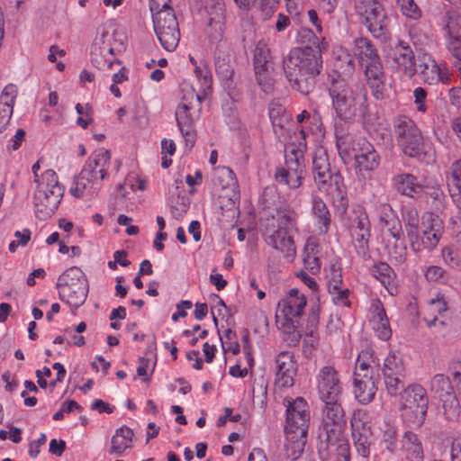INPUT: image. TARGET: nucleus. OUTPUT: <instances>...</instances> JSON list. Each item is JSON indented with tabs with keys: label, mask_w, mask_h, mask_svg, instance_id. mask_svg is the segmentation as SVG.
I'll list each match as a JSON object with an SVG mask.
<instances>
[{
	"label": "nucleus",
	"mask_w": 461,
	"mask_h": 461,
	"mask_svg": "<svg viewBox=\"0 0 461 461\" xmlns=\"http://www.w3.org/2000/svg\"><path fill=\"white\" fill-rule=\"evenodd\" d=\"M396 2L405 16L411 19H419L421 16V11L414 0H396Z\"/></svg>",
	"instance_id": "51"
},
{
	"label": "nucleus",
	"mask_w": 461,
	"mask_h": 461,
	"mask_svg": "<svg viewBox=\"0 0 461 461\" xmlns=\"http://www.w3.org/2000/svg\"><path fill=\"white\" fill-rule=\"evenodd\" d=\"M378 212L380 222L387 228L392 237L402 235L401 221L389 203H381Z\"/></svg>",
	"instance_id": "36"
},
{
	"label": "nucleus",
	"mask_w": 461,
	"mask_h": 461,
	"mask_svg": "<svg viewBox=\"0 0 461 461\" xmlns=\"http://www.w3.org/2000/svg\"><path fill=\"white\" fill-rule=\"evenodd\" d=\"M405 229L411 249L420 252L431 250L438 244L443 232L442 220L432 213L422 221L421 233L419 230V213L416 209H408L404 214Z\"/></svg>",
	"instance_id": "4"
},
{
	"label": "nucleus",
	"mask_w": 461,
	"mask_h": 461,
	"mask_svg": "<svg viewBox=\"0 0 461 461\" xmlns=\"http://www.w3.org/2000/svg\"><path fill=\"white\" fill-rule=\"evenodd\" d=\"M312 174L314 181L320 190L330 183V185L334 184L339 193L342 194V190L339 185L342 177L338 171L331 168L327 151L322 147L317 148L313 152ZM340 200L342 205H344L343 202L345 198L343 195H341Z\"/></svg>",
	"instance_id": "14"
},
{
	"label": "nucleus",
	"mask_w": 461,
	"mask_h": 461,
	"mask_svg": "<svg viewBox=\"0 0 461 461\" xmlns=\"http://www.w3.org/2000/svg\"><path fill=\"white\" fill-rule=\"evenodd\" d=\"M306 304V297L298 289L293 288L278 303L276 316L280 314L287 323H299L298 319L303 314Z\"/></svg>",
	"instance_id": "24"
},
{
	"label": "nucleus",
	"mask_w": 461,
	"mask_h": 461,
	"mask_svg": "<svg viewBox=\"0 0 461 461\" xmlns=\"http://www.w3.org/2000/svg\"><path fill=\"white\" fill-rule=\"evenodd\" d=\"M196 113L193 111V108L186 106V104H179L176 110V120L179 130L193 126L194 115Z\"/></svg>",
	"instance_id": "47"
},
{
	"label": "nucleus",
	"mask_w": 461,
	"mask_h": 461,
	"mask_svg": "<svg viewBox=\"0 0 461 461\" xmlns=\"http://www.w3.org/2000/svg\"><path fill=\"white\" fill-rule=\"evenodd\" d=\"M291 87L303 95L312 93L316 85V77L319 74L295 70V75L285 74Z\"/></svg>",
	"instance_id": "34"
},
{
	"label": "nucleus",
	"mask_w": 461,
	"mask_h": 461,
	"mask_svg": "<svg viewBox=\"0 0 461 461\" xmlns=\"http://www.w3.org/2000/svg\"><path fill=\"white\" fill-rule=\"evenodd\" d=\"M296 324L295 322L287 323L285 340L289 346H296L300 342L301 334L296 329Z\"/></svg>",
	"instance_id": "60"
},
{
	"label": "nucleus",
	"mask_w": 461,
	"mask_h": 461,
	"mask_svg": "<svg viewBox=\"0 0 461 461\" xmlns=\"http://www.w3.org/2000/svg\"><path fill=\"white\" fill-rule=\"evenodd\" d=\"M352 438L357 453L363 457L370 454L372 431L362 420L354 417L351 420Z\"/></svg>",
	"instance_id": "30"
},
{
	"label": "nucleus",
	"mask_w": 461,
	"mask_h": 461,
	"mask_svg": "<svg viewBox=\"0 0 461 461\" xmlns=\"http://www.w3.org/2000/svg\"><path fill=\"white\" fill-rule=\"evenodd\" d=\"M421 193H424L428 199H431L432 207L439 209L443 204L444 194L438 186H424Z\"/></svg>",
	"instance_id": "52"
},
{
	"label": "nucleus",
	"mask_w": 461,
	"mask_h": 461,
	"mask_svg": "<svg viewBox=\"0 0 461 461\" xmlns=\"http://www.w3.org/2000/svg\"><path fill=\"white\" fill-rule=\"evenodd\" d=\"M114 35L108 32L96 38L91 50V62L98 69L110 68L113 64L121 65L119 59H113V47L111 42Z\"/></svg>",
	"instance_id": "23"
},
{
	"label": "nucleus",
	"mask_w": 461,
	"mask_h": 461,
	"mask_svg": "<svg viewBox=\"0 0 461 461\" xmlns=\"http://www.w3.org/2000/svg\"><path fill=\"white\" fill-rule=\"evenodd\" d=\"M429 391L442 402L446 419L456 420L460 414V405L449 377L444 374L435 375L429 382Z\"/></svg>",
	"instance_id": "12"
},
{
	"label": "nucleus",
	"mask_w": 461,
	"mask_h": 461,
	"mask_svg": "<svg viewBox=\"0 0 461 461\" xmlns=\"http://www.w3.org/2000/svg\"><path fill=\"white\" fill-rule=\"evenodd\" d=\"M377 461H395L400 450L396 426L384 423L380 429Z\"/></svg>",
	"instance_id": "25"
},
{
	"label": "nucleus",
	"mask_w": 461,
	"mask_h": 461,
	"mask_svg": "<svg viewBox=\"0 0 461 461\" xmlns=\"http://www.w3.org/2000/svg\"><path fill=\"white\" fill-rule=\"evenodd\" d=\"M370 221L366 211L359 207L349 217L348 230L357 253L363 258L369 257Z\"/></svg>",
	"instance_id": "15"
},
{
	"label": "nucleus",
	"mask_w": 461,
	"mask_h": 461,
	"mask_svg": "<svg viewBox=\"0 0 461 461\" xmlns=\"http://www.w3.org/2000/svg\"><path fill=\"white\" fill-rule=\"evenodd\" d=\"M355 10L360 22L374 37H385L389 20L377 0H355Z\"/></svg>",
	"instance_id": "11"
},
{
	"label": "nucleus",
	"mask_w": 461,
	"mask_h": 461,
	"mask_svg": "<svg viewBox=\"0 0 461 461\" xmlns=\"http://www.w3.org/2000/svg\"><path fill=\"white\" fill-rule=\"evenodd\" d=\"M277 3V0H258L253 7H257L262 13L263 18L267 20L274 13Z\"/></svg>",
	"instance_id": "54"
},
{
	"label": "nucleus",
	"mask_w": 461,
	"mask_h": 461,
	"mask_svg": "<svg viewBox=\"0 0 461 461\" xmlns=\"http://www.w3.org/2000/svg\"><path fill=\"white\" fill-rule=\"evenodd\" d=\"M14 105L0 103V132H3L11 120Z\"/></svg>",
	"instance_id": "57"
},
{
	"label": "nucleus",
	"mask_w": 461,
	"mask_h": 461,
	"mask_svg": "<svg viewBox=\"0 0 461 461\" xmlns=\"http://www.w3.org/2000/svg\"><path fill=\"white\" fill-rule=\"evenodd\" d=\"M110 163V150L100 149L95 151L86 161L81 170V178H86L87 183L94 185L108 176Z\"/></svg>",
	"instance_id": "20"
},
{
	"label": "nucleus",
	"mask_w": 461,
	"mask_h": 461,
	"mask_svg": "<svg viewBox=\"0 0 461 461\" xmlns=\"http://www.w3.org/2000/svg\"><path fill=\"white\" fill-rule=\"evenodd\" d=\"M354 53L373 96L377 100L384 99L386 75L377 49L368 38L359 37L354 40Z\"/></svg>",
	"instance_id": "3"
},
{
	"label": "nucleus",
	"mask_w": 461,
	"mask_h": 461,
	"mask_svg": "<svg viewBox=\"0 0 461 461\" xmlns=\"http://www.w3.org/2000/svg\"><path fill=\"white\" fill-rule=\"evenodd\" d=\"M209 37L212 41H221L225 28V7L223 0H212L206 5Z\"/></svg>",
	"instance_id": "26"
},
{
	"label": "nucleus",
	"mask_w": 461,
	"mask_h": 461,
	"mask_svg": "<svg viewBox=\"0 0 461 461\" xmlns=\"http://www.w3.org/2000/svg\"><path fill=\"white\" fill-rule=\"evenodd\" d=\"M398 394L402 421L410 428H420L425 421L429 404L426 389L420 384H414L403 387Z\"/></svg>",
	"instance_id": "6"
},
{
	"label": "nucleus",
	"mask_w": 461,
	"mask_h": 461,
	"mask_svg": "<svg viewBox=\"0 0 461 461\" xmlns=\"http://www.w3.org/2000/svg\"><path fill=\"white\" fill-rule=\"evenodd\" d=\"M293 231L277 227L276 230L270 231L267 230L266 241L275 249L284 254L289 261H292L295 256L296 249L292 237Z\"/></svg>",
	"instance_id": "28"
},
{
	"label": "nucleus",
	"mask_w": 461,
	"mask_h": 461,
	"mask_svg": "<svg viewBox=\"0 0 461 461\" xmlns=\"http://www.w3.org/2000/svg\"><path fill=\"white\" fill-rule=\"evenodd\" d=\"M296 370L294 356L288 351L280 352L276 357V384L285 388L293 386Z\"/></svg>",
	"instance_id": "27"
},
{
	"label": "nucleus",
	"mask_w": 461,
	"mask_h": 461,
	"mask_svg": "<svg viewBox=\"0 0 461 461\" xmlns=\"http://www.w3.org/2000/svg\"><path fill=\"white\" fill-rule=\"evenodd\" d=\"M377 365H370L368 363H365L364 361L360 362L357 360L355 371H354V378H366L368 376H375V371Z\"/></svg>",
	"instance_id": "53"
},
{
	"label": "nucleus",
	"mask_w": 461,
	"mask_h": 461,
	"mask_svg": "<svg viewBox=\"0 0 461 461\" xmlns=\"http://www.w3.org/2000/svg\"><path fill=\"white\" fill-rule=\"evenodd\" d=\"M414 104L416 109L420 113H425L428 109L426 104L427 92L422 87H416L413 90Z\"/></svg>",
	"instance_id": "58"
},
{
	"label": "nucleus",
	"mask_w": 461,
	"mask_h": 461,
	"mask_svg": "<svg viewBox=\"0 0 461 461\" xmlns=\"http://www.w3.org/2000/svg\"><path fill=\"white\" fill-rule=\"evenodd\" d=\"M328 291H335L342 286L343 279L339 267L335 264L330 266L329 273L326 276Z\"/></svg>",
	"instance_id": "50"
},
{
	"label": "nucleus",
	"mask_w": 461,
	"mask_h": 461,
	"mask_svg": "<svg viewBox=\"0 0 461 461\" xmlns=\"http://www.w3.org/2000/svg\"><path fill=\"white\" fill-rule=\"evenodd\" d=\"M377 382L378 375L366 378H354L355 397L361 404H367L374 400L377 391Z\"/></svg>",
	"instance_id": "33"
},
{
	"label": "nucleus",
	"mask_w": 461,
	"mask_h": 461,
	"mask_svg": "<svg viewBox=\"0 0 461 461\" xmlns=\"http://www.w3.org/2000/svg\"><path fill=\"white\" fill-rule=\"evenodd\" d=\"M317 390L322 401L339 400L342 394V385L338 371L331 366L321 368L316 377Z\"/></svg>",
	"instance_id": "22"
},
{
	"label": "nucleus",
	"mask_w": 461,
	"mask_h": 461,
	"mask_svg": "<svg viewBox=\"0 0 461 461\" xmlns=\"http://www.w3.org/2000/svg\"><path fill=\"white\" fill-rule=\"evenodd\" d=\"M181 104H186L189 108H193L194 112H200L202 109V95L195 92V90L187 84H183L181 86Z\"/></svg>",
	"instance_id": "45"
},
{
	"label": "nucleus",
	"mask_w": 461,
	"mask_h": 461,
	"mask_svg": "<svg viewBox=\"0 0 461 461\" xmlns=\"http://www.w3.org/2000/svg\"><path fill=\"white\" fill-rule=\"evenodd\" d=\"M407 461H423L424 454L421 441L417 434L408 430L402 437L401 447Z\"/></svg>",
	"instance_id": "31"
},
{
	"label": "nucleus",
	"mask_w": 461,
	"mask_h": 461,
	"mask_svg": "<svg viewBox=\"0 0 461 461\" xmlns=\"http://www.w3.org/2000/svg\"><path fill=\"white\" fill-rule=\"evenodd\" d=\"M420 76L425 84L436 85L438 82L447 84L449 82V74L446 67L438 65L434 59L420 60L418 64Z\"/></svg>",
	"instance_id": "29"
},
{
	"label": "nucleus",
	"mask_w": 461,
	"mask_h": 461,
	"mask_svg": "<svg viewBox=\"0 0 461 461\" xmlns=\"http://www.w3.org/2000/svg\"><path fill=\"white\" fill-rule=\"evenodd\" d=\"M443 30L447 33V40L460 39L461 37V15L454 10L447 11L442 18Z\"/></svg>",
	"instance_id": "39"
},
{
	"label": "nucleus",
	"mask_w": 461,
	"mask_h": 461,
	"mask_svg": "<svg viewBox=\"0 0 461 461\" xmlns=\"http://www.w3.org/2000/svg\"><path fill=\"white\" fill-rule=\"evenodd\" d=\"M254 58L262 59H271L270 49L268 44L264 41H259L254 50Z\"/></svg>",
	"instance_id": "63"
},
{
	"label": "nucleus",
	"mask_w": 461,
	"mask_h": 461,
	"mask_svg": "<svg viewBox=\"0 0 461 461\" xmlns=\"http://www.w3.org/2000/svg\"><path fill=\"white\" fill-rule=\"evenodd\" d=\"M154 32L161 44L167 51H173L180 40L179 24L173 9L153 14Z\"/></svg>",
	"instance_id": "13"
},
{
	"label": "nucleus",
	"mask_w": 461,
	"mask_h": 461,
	"mask_svg": "<svg viewBox=\"0 0 461 461\" xmlns=\"http://www.w3.org/2000/svg\"><path fill=\"white\" fill-rule=\"evenodd\" d=\"M329 94L336 115L342 121L352 120L357 114L366 126L370 113L367 95L364 90L355 89L339 74L330 76Z\"/></svg>",
	"instance_id": "2"
},
{
	"label": "nucleus",
	"mask_w": 461,
	"mask_h": 461,
	"mask_svg": "<svg viewBox=\"0 0 461 461\" xmlns=\"http://www.w3.org/2000/svg\"><path fill=\"white\" fill-rule=\"evenodd\" d=\"M393 241L389 240L387 244V253L390 259L396 265H401L406 260L407 249L402 240V235L399 237H392Z\"/></svg>",
	"instance_id": "43"
},
{
	"label": "nucleus",
	"mask_w": 461,
	"mask_h": 461,
	"mask_svg": "<svg viewBox=\"0 0 461 461\" xmlns=\"http://www.w3.org/2000/svg\"><path fill=\"white\" fill-rule=\"evenodd\" d=\"M312 212L316 220V225L321 234L328 232L331 215L327 204L319 196H313L312 200Z\"/></svg>",
	"instance_id": "35"
},
{
	"label": "nucleus",
	"mask_w": 461,
	"mask_h": 461,
	"mask_svg": "<svg viewBox=\"0 0 461 461\" xmlns=\"http://www.w3.org/2000/svg\"><path fill=\"white\" fill-rule=\"evenodd\" d=\"M285 166L275 172V180L278 185L289 189H297L302 185L305 175L304 149L302 147L289 145L285 155Z\"/></svg>",
	"instance_id": "9"
},
{
	"label": "nucleus",
	"mask_w": 461,
	"mask_h": 461,
	"mask_svg": "<svg viewBox=\"0 0 461 461\" xmlns=\"http://www.w3.org/2000/svg\"><path fill=\"white\" fill-rule=\"evenodd\" d=\"M371 272L372 275L387 288V290H390V287L394 285L395 274L387 263H375L373 266Z\"/></svg>",
	"instance_id": "42"
},
{
	"label": "nucleus",
	"mask_w": 461,
	"mask_h": 461,
	"mask_svg": "<svg viewBox=\"0 0 461 461\" xmlns=\"http://www.w3.org/2000/svg\"><path fill=\"white\" fill-rule=\"evenodd\" d=\"M451 176L453 183L458 190L461 196V159L454 162L451 166Z\"/></svg>",
	"instance_id": "64"
},
{
	"label": "nucleus",
	"mask_w": 461,
	"mask_h": 461,
	"mask_svg": "<svg viewBox=\"0 0 461 461\" xmlns=\"http://www.w3.org/2000/svg\"><path fill=\"white\" fill-rule=\"evenodd\" d=\"M256 79L258 84L261 86L262 90L266 94H270L274 89V81L270 77L269 73L256 74Z\"/></svg>",
	"instance_id": "62"
},
{
	"label": "nucleus",
	"mask_w": 461,
	"mask_h": 461,
	"mask_svg": "<svg viewBox=\"0 0 461 461\" xmlns=\"http://www.w3.org/2000/svg\"><path fill=\"white\" fill-rule=\"evenodd\" d=\"M352 149L356 162V174L359 179L366 180L370 173L379 167L380 156L373 144L365 138H359L354 143Z\"/></svg>",
	"instance_id": "16"
},
{
	"label": "nucleus",
	"mask_w": 461,
	"mask_h": 461,
	"mask_svg": "<svg viewBox=\"0 0 461 461\" xmlns=\"http://www.w3.org/2000/svg\"><path fill=\"white\" fill-rule=\"evenodd\" d=\"M374 329L378 337L383 340H388L392 336L389 320L382 306H376L373 315Z\"/></svg>",
	"instance_id": "40"
},
{
	"label": "nucleus",
	"mask_w": 461,
	"mask_h": 461,
	"mask_svg": "<svg viewBox=\"0 0 461 461\" xmlns=\"http://www.w3.org/2000/svg\"><path fill=\"white\" fill-rule=\"evenodd\" d=\"M215 71L226 88H232L235 56L229 42L218 41L215 52Z\"/></svg>",
	"instance_id": "19"
},
{
	"label": "nucleus",
	"mask_w": 461,
	"mask_h": 461,
	"mask_svg": "<svg viewBox=\"0 0 461 461\" xmlns=\"http://www.w3.org/2000/svg\"><path fill=\"white\" fill-rule=\"evenodd\" d=\"M303 264L305 268L311 271L312 274L317 273L321 267L319 258L313 253V249H312V252H309L308 248L305 249Z\"/></svg>",
	"instance_id": "55"
},
{
	"label": "nucleus",
	"mask_w": 461,
	"mask_h": 461,
	"mask_svg": "<svg viewBox=\"0 0 461 461\" xmlns=\"http://www.w3.org/2000/svg\"><path fill=\"white\" fill-rule=\"evenodd\" d=\"M17 95V88L14 85H7L0 95V103L14 105V100Z\"/></svg>",
	"instance_id": "61"
},
{
	"label": "nucleus",
	"mask_w": 461,
	"mask_h": 461,
	"mask_svg": "<svg viewBox=\"0 0 461 461\" xmlns=\"http://www.w3.org/2000/svg\"><path fill=\"white\" fill-rule=\"evenodd\" d=\"M331 295L332 301L342 306H349L350 302L348 300L349 290L348 288L339 287L335 291H329Z\"/></svg>",
	"instance_id": "56"
},
{
	"label": "nucleus",
	"mask_w": 461,
	"mask_h": 461,
	"mask_svg": "<svg viewBox=\"0 0 461 461\" xmlns=\"http://www.w3.org/2000/svg\"><path fill=\"white\" fill-rule=\"evenodd\" d=\"M317 431V451L322 461H350L349 444L345 437L347 418L339 400L322 401Z\"/></svg>",
	"instance_id": "1"
},
{
	"label": "nucleus",
	"mask_w": 461,
	"mask_h": 461,
	"mask_svg": "<svg viewBox=\"0 0 461 461\" xmlns=\"http://www.w3.org/2000/svg\"><path fill=\"white\" fill-rule=\"evenodd\" d=\"M383 374L387 392L390 395H398L404 387L406 370L402 358L394 353L389 354L384 360Z\"/></svg>",
	"instance_id": "21"
},
{
	"label": "nucleus",
	"mask_w": 461,
	"mask_h": 461,
	"mask_svg": "<svg viewBox=\"0 0 461 461\" xmlns=\"http://www.w3.org/2000/svg\"><path fill=\"white\" fill-rule=\"evenodd\" d=\"M75 186L71 187L69 193L77 197H82L86 192L90 194L95 192V187L92 185V183H87L86 178H81V172L75 178Z\"/></svg>",
	"instance_id": "49"
},
{
	"label": "nucleus",
	"mask_w": 461,
	"mask_h": 461,
	"mask_svg": "<svg viewBox=\"0 0 461 461\" xmlns=\"http://www.w3.org/2000/svg\"><path fill=\"white\" fill-rule=\"evenodd\" d=\"M352 145V137L343 130H336V147L340 158L343 160L351 158L350 148Z\"/></svg>",
	"instance_id": "46"
},
{
	"label": "nucleus",
	"mask_w": 461,
	"mask_h": 461,
	"mask_svg": "<svg viewBox=\"0 0 461 461\" xmlns=\"http://www.w3.org/2000/svg\"><path fill=\"white\" fill-rule=\"evenodd\" d=\"M64 192L65 188L59 184L56 172L52 169L44 171L33 197L36 217L41 221L50 218L57 211Z\"/></svg>",
	"instance_id": "5"
},
{
	"label": "nucleus",
	"mask_w": 461,
	"mask_h": 461,
	"mask_svg": "<svg viewBox=\"0 0 461 461\" xmlns=\"http://www.w3.org/2000/svg\"><path fill=\"white\" fill-rule=\"evenodd\" d=\"M133 431L127 426H122L116 429L115 434L111 439V454L121 455L125 449L131 447Z\"/></svg>",
	"instance_id": "38"
},
{
	"label": "nucleus",
	"mask_w": 461,
	"mask_h": 461,
	"mask_svg": "<svg viewBox=\"0 0 461 461\" xmlns=\"http://www.w3.org/2000/svg\"><path fill=\"white\" fill-rule=\"evenodd\" d=\"M297 42L299 44L303 45V47H313V46H325L324 38H322V41L319 42L317 36L314 32L309 28H301L297 33Z\"/></svg>",
	"instance_id": "48"
},
{
	"label": "nucleus",
	"mask_w": 461,
	"mask_h": 461,
	"mask_svg": "<svg viewBox=\"0 0 461 461\" xmlns=\"http://www.w3.org/2000/svg\"><path fill=\"white\" fill-rule=\"evenodd\" d=\"M388 58L392 67L407 78H412L418 72L415 54L411 46L403 41H399L391 47Z\"/></svg>",
	"instance_id": "17"
},
{
	"label": "nucleus",
	"mask_w": 461,
	"mask_h": 461,
	"mask_svg": "<svg viewBox=\"0 0 461 461\" xmlns=\"http://www.w3.org/2000/svg\"><path fill=\"white\" fill-rule=\"evenodd\" d=\"M285 113V109L281 104L271 103L269 106V118L276 134L281 133L287 123Z\"/></svg>",
	"instance_id": "44"
},
{
	"label": "nucleus",
	"mask_w": 461,
	"mask_h": 461,
	"mask_svg": "<svg viewBox=\"0 0 461 461\" xmlns=\"http://www.w3.org/2000/svg\"><path fill=\"white\" fill-rule=\"evenodd\" d=\"M286 439L285 451L287 458L296 460L303 452L306 444V436L299 432L285 431Z\"/></svg>",
	"instance_id": "37"
},
{
	"label": "nucleus",
	"mask_w": 461,
	"mask_h": 461,
	"mask_svg": "<svg viewBox=\"0 0 461 461\" xmlns=\"http://www.w3.org/2000/svg\"><path fill=\"white\" fill-rule=\"evenodd\" d=\"M285 402H287L285 430L307 435L311 415L306 401L298 397L294 401L285 399Z\"/></svg>",
	"instance_id": "18"
},
{
	"label": "nucleus",
	"mask_w": 461,
	"mask_h": 461,
	"mask_svg": "<svg viewBox=\"0 0 461 461\" xmlns=\"http://www.w3.org/2000/svg\"><path fill=\"white\" fill-rule=\"evenodd\" d=\"M393 133L403 153L418 158L424 153L423 137L416 123L405 115H397L393 121Z\"/></svg>",
	"instance_id": "10"
},
{
	"label": "nucleus",
	"mask_w": 461,
	"mask_h": 461,
	"mask_svg": "<svg viewBox=\"0 0 461 461\" xmlns=\"http://www.w3.org/2000/svg\"><path fill=\"white\" fill-rule=\"evenodd\" d=\"M447 310V303L442 295L438 294L436 298L429 301V311L432 315L442 314Z\"/></svg>",
	"instance_id": "59"
},
{
	"label": "nucleus",
	"mask_w": 461,
	"mask_h": 461,
	"mask_svg": "<svg viewBox=\"0 0 461 461\" xmlns=\"http://www.w3.org/2000/svg\"><path fill=\"white\" fill-rule=\"evenodd\" d=\"M325 46L300 47L292 49L284 59L283 69L285 74L295 75V70L320 74L322 68L321 51Z\"/></svg>",
	"instance_id": "8"
},
{
	"label": "nucleus",
	"mask_w": 461,
	"mask_h": 461,
	"mask_svg": "<svg viewBox=\"0 0 461 461\" xmlns=\"http://www.w3.org/2000/svg\"><path fill=\"white\" fill-rule=\"evenodd\" d=\"M393 183L399 194L411 198L420 194L424 189V185L418 181V178L409 173L396 175L393 178Z\"/></svg>",
	"instance_id": "32"
},
{
	"label": "nucleus",
	"mask_w": 461,
	"mask_h": 461,
	"mask_svg": "<svg viewBox=\"0 0 461 461\" xmlns=\"http://www.w3.org/2000/svg\"><path fill=\"white\" fill-rule=\"evenodd\" d=\"M56 287L59 299L75 309L85 303L89 289L85 273L77 267L66 269L59 276Z\"/></svg>",
	"instance_id": "7"
},
{
	"label": "nucleus",
	"mask_w": 461,
	"mask_h": 461,
	"mask_svg": "<svg viewBox=\"0 0 461 461\" xmlns=\"http://www.w3.org/2000/svg\"><path fill=\"white\" fill-rule=\"evenodd\" d=\"M277 227L293 232L297 230V213L290 206H280L276 209Z\"/></svg>",
	"instance_id": "41"
}]
</instances>
